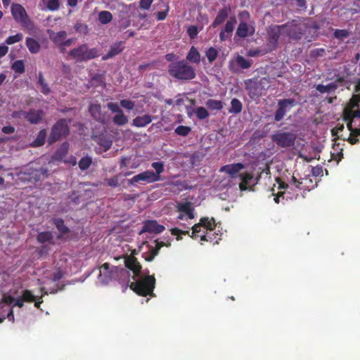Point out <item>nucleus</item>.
<instances>
[{
	"label": "nucleus",
	"mask_w": 360,
	"mask_h": 360,
	"mask_svg": "<svg viewBox=\"0 0 360 360\" xmlns=\"http://www.w3.org/2000/svg\"><path fill=\"white\" fill-rule=\"evenodd\" d=\"M124 264L126 268L117 266L114 280L124 286V289H127L131 283L129 270L134 273L132 278L135 280L136 278L141 277L142 266L137 259L131 255L124 257Z\"/></svg>",
	"instance_id": "obj_1"
},
{
	"label": "nucleus",
	"mask_w": 360,
	"mask_h": 360,
	"mask_svg": "<svg viewBox=\"0 0 360 360\" xmlns=\"http://www.w3.org/2000/svg\"><path fill=\"white\" fill-rule=\"evenodd\" d=\"M285 29V34L292 41H298L302 38H304L307 41L312 40V35L311 32L313 30L314 32L318 29L316 25H310L306 23L303 20H292L285 24H283Z\"/></svg>",
	"instance_id": "obj_2"
},
{
	"label": "nucleus",
	"mask_w": 360,
	"mask_h": 360,
	"mask_svg": "<svg viewBox=\"0 0 360 360\" xmlns=\"http://www.w3.org/2000/svg\"><path fill=\"white\" fill-rule=\"evenodd\" d=\"M168 72L172 77L179 80H191L196 76L194 68L185 60L170 63Z\"/></svg>",
	"instance_id": "obj_3"
},
{
	"label": "nucleus",
	"mask_w": 360,
	"mask_h": 360,
	"mask_svg": "<svg viewBox=\"0 0 360 360\" xmlns=\"http://www.w3.org/2000/svg\"><path fill=\"white\" fill-rule=\"evenodd\" d=\"M71 120H66L64 118L59 119L56 121L51 129L49 136L47 139L48 144L52 145L53 143L66 138L70 134L69 124Z\"/></svg>",
	"instance_id": "obj_4"
},
{
	"label": "nucleus",
	"mask_w": 360,
	"mask_h": 360,
	"mask_svg": "<svg viewBox=\"0 0 360 360\" xmlns=\"http://www.w3.org/2000/svg\"><path fill=\"white\" fill-rule=\"evenodd\" d=\"M68 56L77 63L89 61L98 57V50L96 48H89L87 44H82L71 49Z\"/></svg>",
	"instance_id": "obj_5"
},
{
	"label": "nucleus",
	"mask_w": 360,
	"mask_h": 360,
	"mask_svg": "<svg viewBox=\"0 0 360 360\" xmlns=\"http://www.w3.org/2000/svg\"><path fill=\"white\" fill-rule=\"evenodd\" d=\"M155 285L154 276L147 275L135 282L130 283L129 288L137 295L143 297L153 296Z\"/></svg>",
	"instance_id": "obj_6"
},
{
	"label": "nucleus",
	"mask_w": 360,
	"mask_h": 360,
	"mask_svg": "<svg viewBox=\"0 0 360 360\" xmlns=\"http://www.w3.org/2000/svg\"><path fill=\"white\" fill-rule=\"evenodd\" d=\"M269 83V79L262 77L260 79L257 78H252L245 80V89L248 91V94L252 100L259 98L264 90L266 89Z\"/></svg>",
	"instance_id": "obj_7"
},
{
	"label": "nucleus",
	"mask_w": 360,
	"mask_h": 360,
	"mask_svg": "<svg viewBox=\"0 0 360 360\" xmlns=\"http://www.w3.org/2000/svg\"><path fill=\"white\" fill-rule=\"evenodd\" d=\"M271 139L278 148H288L295 145L297 136L292 132L278 130L271 135Z\"/></svg>",
	"instance_id": "obj_8"
},
{
	"label": "nucleus",
	"mask_w": 360,
	"mask_h": 360,
	"mask_svg": "<svg viewBox=\"0 0 360 360\" xmlns=\"http://www.w3.org/2000/svg\"><path fill=\"white\" fill-rule=\"evenodd\" d=\"M12 15L14 20L20 23L25 28L32 30L34 27V23L29 18L25 9L19 4H13L11 8Z\"/></svg>",
	"instance_id": "obj_9"
},
{
	"label": "nucleus",
	"mask_w": 360,
	"mask_h": 360,
	"mask_svg": "<svg viewBox=\"0 0 360 360\" xmlns=\"http://www.w3.org/2000/svg\"><path fill=\"white\" fill-rule=\"evenodd\" d=\"M202 227L205 229L207 231H213L217 227L215 219L214 217L210 219L207 217L200 218V221L192 226L191 237L193 238H198L199 236L198 233L201 231Z\"/></svg>",
	"instance_id": "obj_10"
},
{
	"label": "nucleus",
	"mask_w": 360,
	"mask_h": 360,
	"mask_svg": "<svg viewBox=\"0 0 360 360\" xmlns=\"http://www.w3.org/2000/svg\"><path fill=\"white\" fill-rule=\"evenodd\" d=\"M296 105V101L294 98H284L278 101V108L274 114V120L279 122L282 120L287 112Z\"/></svg>",
	"instance_id": "obj_11"
},
{
	"label": "nucleus",
	"mask_w": 360,
	"mask_h": 360,
	"mask_svg": "<svg viewBox=\"0 0 360 360\" xmlns=\"http://www.w3.org/2000/svg\"><path fill=\"white\" fill-rule=\"evenodd\" d=\"M117 266H111L109 263L105 262L100 266L99 278L103 283H108L113 281L115 277Z\"/></svg>",
	"instance_id": "obj_12"
},
{
	"label": "nucleus",
	"mask_w": 360,
	"mask_h": 360,
	"mask_svg": "<svg viewBox=\"0 0 360 360\" xmlns=\"http://www.w3.org/2000/svg\"><path fill=\"white\" fill-rule=\"evenodd\" d=\"M346 80L345 77L338 75L333 82L327 85L318 84L316 89L321 94H330L334 93L339 86H344Z\"/></svg>",
	"instance_id": "obj_13"
},
{
	"label": "nucleus",
	"mask_w": 360,
	"mask_h": 360,
	"mask_svg": "<svg viewBox=\"0 0 360 360\" xmlns=\"http://www.w3.org/2000/svg\"><path fill=\"white\" fill-rule=\"evenodd\" d=\"M283 25H272L267 30V41L268 43L276 48L278 44V39L282 33H285Z\"/></svg>",
	"instance_id": "obj_14"
},
{
	"label": "nucleus",
	"mask_w": 360,
	"mask_h": 360,
	"mask_svg": "<svg viewBox=\"0 0 360 360\" xmlns=\"http://www.w3.org/2000/svg\"><path fill=\"white\" fill-rule=\"evenodd\" d=\"M91 116L97 122L101 124H107L109 120L107 112H103L101 104L91 103L89 107Z\"/></svg>",
	"instance_id": "obj_15"
},
{
	"label": "nucleus",
	"mask_w": 360,
	"mask_h": 360,
	"mask_svg": "<svg viewBox=\"0 0 360 360\" xmlns=\"http://www.w3.org/2000/svg\"><path fill=\"white\" fill-rule=\"evenodd\" d=\"M236 23L237 20L235 16L231 17L226 21L219 32V40L221 41H225L231 39Z\"/></svg>",
	"instance_id": "obj_16"
},
{
	"label": "nucleus",
	"mask_w": 360,
	"mask_h": 360,
	"mask_svg": "<svg viewBox=\"0 0 360 360\" xmlns=\"http://www.w3.org/2000/svg\"><path fill=\"white\" fill-rule=\"evenodd\" d=\"M279 186L278 188L284 189V191H280L277 193V195L274 197V201L276 203H279L281 199V201L288 200H293L297 199L298 197V194L291 195L290 192L288 189H292V188L286 183L280 181H278Z\"/></svg>",
	"instance_id": "obj_17"
},
{
	"label": "nucleus",
	"mask_w": 360,
	"mask_h": 360,
	"mask_svg": "<svg viewBox=\"0 0 360 360\" xmlns=\"http://www.w3.org/2000/svg\"><path fill=\"white\" fill-rule=\"evenodd\" d=\"M155 176L153 174V172L151 170H146L141 173H139L135 176H134L131 179H128V184L133 185L135 183L139 181H144L148 184L154 183L158 181L157 179L155 177Z\"/></svg>",
	"instance_id": "obj_18"
},
{
	"label": "nucleus",
	"mask_w": 360,
	"mask_h": 360,
	"mask_svg": "<svg viewBox=\"0 0 360 360\" xmlns=\"http://www.w3.org/2000/svg\"><path fill=\"white\" fill-rule=\"evenodd\" d=\"M165 229V226L158 224L156 220H147L143 223V226L139 234L141 235L146 232L158 234L162 233Z\"/></svg>",
	"instance_id": "obj_19"
},
{
	"label": "nucleus",
	"mask_w": 360,
	"mask_h": 360,
	"mask_svg": "<svg viewBox=\"0 0 360 360\" xmlns=\"http://www.w3.org/2000/svg\"><path fill=\"white\" fill-rule=\"evenodd\" d=\"M44 116V112L42 110L30 109L27 111L25 120L32 124L39 123Z\"/></svg>",
	"instance_id": "obj_20"
},
{
	"label": "nucleus",
	"mask_w": 360,
	"mask_h": 360,
	"mask_svg": "<svg viewBox=\"0 0 360 360\" xmlns=\"http://www.w3.org/2000/svg\"><path fill=\"white\" fill-rule=\"evenodd\" d=\"M231 13V8L229 6H224L219 11L217 16L212 23L213 28L217 27L219 25L224 23L226 20L229 18Z\"/></svg>",
	"instance_id": "obj_21"
},
{
	"label": "nucleus",
	"mask_w": 360,
	"mask_h": 360,
	"mask_svg": "<svg viewBox=\"0 0 360 360\" xmlns=\"http://www.w3.org/2000/svg\"><path fill=\"white\" fill-rule=\"evenodd\" d=\"M290 184L296 188L303 191H309L313 188V186L310 185L312 184V181L309 178H303L299 180L295 176H292Z\"/></svg>",
	"instance_id": "obj_22"
},
{
	"label": "nucleus",
	"mask_w": 360,
	"mask_h": 360,
	"mask_svg": "<svg viewBox=\"0 0 360 360\" xmlns=\"http://www.w3.org/2000/svg\"><path fill=\"white\" fill-rule=\"evenodd\" d=\"M124 49V44L123 41H117L113 44L108 52L103 56L102 60H106L120 53Z\"/></svg>",
	"instance_id": "obj_23"
},
{
	"label": "nucleus",
	"mask_w": 360,
	"mask_h": 360,
	"mask_svg": "<svg viewBox=\"0 0 360 360\" xmlns=\"http://www.w3.org/2000/svg\"><path fill=\"white\" fill-rule=\"evenodd\" d=\"M6 319L11 322L15 321L13 307H8L0 302V323H3Z\"/></svg>",
	"instance_id": "obj_24"
},
{
	"label": "nucleus",
	"mask_w": 360,
	"mask_h": 360,
	"mask_svg": "<svg viewBox=\"0 0 360 360\" xmlns=\"http://www.w3.org/2000/svg\"><path fill=\"white\" fill-rule=\"evenodd\" d=\"M244 168V165L242 163H234L231 165H226L221 167L220 172H225L229 174L231 177H233L239 171Z\"/></svg>",
	"instance_id": "obj_25"
},
{
	"label": "nucleus",
	"mask_w": 360,
	"mask_h": 360,
	"mask_svg": "<svg viewBox=\"0 0 360 360\" xmlns=\"http://www.w3.org/2000/svg\"><path fill=\"white\" fill-rule=\"evenodd\" d=\"M177 210L179 212L187 215L188 217L191 219L195 217V210L194 207H192L191 202L186 201L185 202L178 204Z\"/></svg>",
	"instance_id": "obj_26"
},
{
	"label": "nucleus",
	"mask_w": 360,
	"mask_h": 360,
	"mask_svg": "<svg viewBox=\"0 0 360 360\" xmlns=\"http://www.w3.org/2000/svg\"><path fill=\"white\" fill-rule=\"evenodd\" d=\"M48 34L49 35L50 39L54 43L55 45H60L63 44L67 37V32L63 30L54 32L53 31L49 30Z\"/></svg>",
	"instance_id": "obj_27"
},
{
	"label": "nucleus",
	"mask_w": 360,
	"mask_h": 360,
	"mask_svg": "<svg viewBox=\"0 0 360 360\" xmlns=\"http://www.w3.org/2000/svg\"><path fill=\"white\" fill-rule=\"evenodd\" d=\"M254 32V30L250 32V28L246 22H240L236 32V36L240 38H245L248 35H252Z\"/></svg>",
	"instance_id": "obj_28"
},
{
	"label": "nucleus",
	"mask_w": 360,
	"mask_h": 360,
	"mask_svg": "<svg viewBox=\"0 0 360 360\" xmlns=\"http://www.w3.org/2000/svg\"><path fill=\"white\" fill-rule=\"evenodd\" d=\"M153 121V117L150 115L138 116L132 121V124L136 127H144Z\"/></svg>",
	"instance_id": "obj_29"
},
{
	"label": "nucleus",
	"mask_w": 360,
	"mask_h": 360,
	"mask_svg": "<svg viewBox=\"0 0 360 360\" xmlns=\"http://www.w3.org/2000/svg\"><path fill=\"white\" fill-rule=\"evenodd\" d=\"M25 45L29 51L32 54H37L40 51L41 45L38 41L32 37H27Z\"/></svg>",
	"instance_id": "obj_30"
},
{
	"label": "nucleus",
	"mask_w": 360,
	"mask_h": 360,
	"mask_svg": "<svg viewBox=\"0 0 360 360\" xmlns=\"http://www.w3.org/2000/svg\"><path fill=\"white\" fill-rule=\"evenodd\" d=\"M241 182L239 184L240 191H245L250 186V183L253 179V176L251 173L243 172L240 174Z\"/></svg>",
	"instance_id": "obj_31"
},
{
	"label": "nucleus",
	"mask_w": 360,
	"mask_h": 360,
	"mask_svg": "<svg viewBox=\"0 0 360 360\" xmlns=\"http://www.w3.org/2000/svg\"><path fill=\"white\" fill-rule=\"evenodd\" d=\"M186 60L195 64H199L200 62V54L195 46H191L187 56Z\"/></svg>",
	"instance_id": "obj_32"
},
{
	"label": "nucleus",
	"mask_w": 360,
	"mask_h": 360,
	"mask_svg": "<svg viewBox=\"0 0 360 360\" xmlns=\"http://www.w3.org/2000/svg\"><path fill=\"white\" fill-rule=\"evenodd\" d=\"M47 136V133L46 129H41L38 133L36 139L33 141V142L30 144L32 147H40L42 146L46 141V138Z\"/></svg>",
	"instance_id": "obj_33"
},
{
	"label": "nucleus",
	"mask_w": 360,
	"mask_h": 360,
	"mask_svg": "<svg viewBox=\"0 0 360 360\" xmlns=\"http://www.w3.org/2000/svg\"><path fill=\"white\" fill-rule=\"evenodd\" d=\"M53 235L51 231H42L38 233L37 236V240L40 243H44L46 242L53 243Z\"/></svg>",
	"instance_id": "obj_34"
},
{
	"label": "nucleus",
	"mask_w": 360,
	"mask_h": 360,
	"mask_svg": "<svg viewBox=\"0 0 360 360\" xmlns=\"http://www.w3.org/2000/svg\"><path fill=\"white\" fill-rule=\"evenodd\" d=\"M243 110V103L238 98H233L231 101V108L229 110V113L238 114Z\"/></svg>",
	"instance_id": "obj_35"
},
{
	"label": "nucleus",
	"mask_w": 360,
	"mask_h": 360,
	"mask_svg": "<svg viewBox=\"0 0 360 360\" xmlns=\"http://www.w3.org/2000/svg\"><path fill=\"white\" fill-rule=\"evenodd\" d=\"M112 14L108 11H102L98 13V20L102 25H106L110 22L112 20Z\"/></svg>",
	"instance_id": "obj_36"
},
{
	"label": "nucleus",
	"mask_w": 360,
	"mask_h": 360,
	"mask_svg": "<svg viewBox=\"0 0 360 360\" xmlns=\"http://www.w3.org/2000/svg\"><path fill=\"white\" fill-rule=\"evenodd\" d=\"M53 223L61 234H66L70 232V229L64 224V221L61 218L53 219Z\"/></svg>",
	"instance_id": "obj_37"
},
{
	"label": "nucleus",
	"mask_w": 360,
	"mask_h": 360,
	"mask_svg": "<svg viewBox=\"0 0 360 360\" xmlns=\"http://www.w3.org/2000/svg\"><path fill=\"white\" fill-rule=\"evenodd\" d=\"M218 236L219 234L217 233H210V232H204L200 237L202 241H210L218 244L219 240H221L220 237H218Z\"/></svg>",
	"instance_id": "obj_38"
},
{
	"label": "nucleus",
	"mask_w": 360,
	"mask_h": 360,
	"mask_svg": "<svg viewBox=\"0 0 360 360\" xmlns=\"http://www.w3.org/2000/svg\"><path fill=\"white\" fill-rule=\"evenodd\" d=\"M206 106L211 110H221L223 108V103L221 101L208 99L206 101Z\"/></svg>",
	"instance_id": "obj_39"
},
{
	"label": "nucleus",
	"mask_w": 360,
	"mask_h": 360,
	"mask_svg": "<svg viewBox=\"0 0 360 360\" xmlns=\"http://www.w3.org/2000/svg\"><path fill=\"white\" fill-rule=\"evenodd\" d=\"M151 167L155 169L153 174L158 181L161 180L160 174L164 172V164L162 162H154L151 164Z\"/></svg>",
	"instance_id": "obj_40"
},
{
	"label": "nucleus",
	"mask_w": 360,
	"mask_h": 360,
	"mask_svg": "<svg viewBox=\"0 0 360 360\" xmlns=\"http://www.w3.org/2000/svg\"><path fill=\"white\" fill-rule=\"evenodd\" d=\"M38 83L41 87V92L44 95H48L51 92V89L45 82L42 72H39L38 75Z\"/></svg>",
	"instance_id": "obj_41"
},
{
	"label": "nucleus",
	"mask_w": 360,
	"mask_h": 360,
	"mask_svg": "<svg viewBox=\"0 0 360 360\" xmlns=\"http://www.w3.org/2000/svg\"><path fill=\"white\" fill-rule=\"evenodd\" d=\"M115 124L123 126L128 122V117L124 114V112L116 114L112 118Z\"/></svg>",
	"instance_id": "obj_42"
},
{
	"label": "nucleus",
	"mask_w": 360,
	"mask_h": 360,
	"mask_svg": "<svg viewBox=\"0 0 360 360\" xmlns=\"http://www.w3.org/2000/svg\"><path fill=\"white\" fill-rule=\"evenodd\" d=\"M218 55V51L214 47H210L205 51V56L210 63H212L217 59Z\"/></svg>",
	"instance_id": "obj_43"
},
{
	"label": "nucleus",
	"mask_w": 360,
	"mask_h": 360,
	"mask_svg": "<svg viewBox=\"0 0 360 360\" xmlns=\"http://www.w3.org/2000/svg\"><path fill=\"white\" fill-rule=\"evenodd\" d=\"M12 70L18 74H22L25 71V63L22 60H15L11 65Z\"/></svg>",
	"instance_id": "obj_44"
},
{
	"label": "nucleus",
	"mask_w": 360,
	"mask_h": 360,
	"mask_svg": "<svg viewBox=\"0 0 360 360\" xmlns=\"http://www.w3.org/2000/svg\"><path fill=\"white\" fill-rule=\"evenodd\" d=\"M68 148H69V144L68 142L63 143V144L60 146V147L56 150L55 155L57 158L62 159L68 153Z\"/></svg>",
	"instance_id": "obj_45"
},
{
	"label": "nucleus",
	"mask_w": 360,
	"mask_h": 360,
	"mask_svg": "<svg viewBox=\"0 0 360 360\" xmlns=\"http://www.w3.org/2000/svg\"><path fill=\"white\" fill-rule=\"evenodd\" d=\"M195 114L196 117L200 120H205L210 116L207 110L205 108L201 106L196 108Z\"/></svg>",
	"instance_id": "obj_46"
},
{
	"label": "nucleus",
	"mask_w": 360,
	"mask_h": 360,
	"mask_svg": "<svg viewBox=\"0 0 360 360\" xmlns=\"http://www.w3.org/2000/svg\"><path fill=\"white\" fill-rule=\"evenodd\" d=\"M91 158L90 157L86 156L80 159L78 165L81 170H86L91 166Z\"/></svg>",
	"instance_id": "obj_47"
},
{
	"label": "nucleus",
	"mask_w": 360,
	"mask_h": 360,
	"mask_svg": "<svg viewBox=\"0 0 360 360\" xmlns=\"http://www.w3.org/2000/svg\"><path fill=\"white\" fill-rule=\"evenodd\" d=\"M23 39V34L22 33H17L15 35L9 36L5 41V44L8 45H12L17 42H20Z\"/></svg>",
	"instance_id": "obj_48"
},
{
	"label": "nucleus",
	"mask_w": 360,
	"mask_h": 360,
	"mask_svg": "<svg viewBox=\"0 0 360 360\" xmlns=\"http://www.w3.org/2000/svg\"><path fill=\"white\" fill-rule=\"evenodd\" d=\"M175 133L181 136H186L191 131V128L188 126L179 125L175 130Z\"/></svg>",
	"instance_id": "obj_49"
},
{
	"label": "nucleus",
	"mask_w": 360,
	"mask_h": 360,
	"mask_svg": "<svg viewBox=\"0 0 360 360\" xmlns=\"http://www.w3.org/2000/svg\"><path fill=\"white\" fill-rule=\"evenodd\" d=\"M236 63L237 65L243 69H248L252 65V63L250 60L245 59L241 56H238L237 57Z\"/></svg>",
	"instance_id": "obj_50"
},
{
	"label": "nucleus",
	"mask_w": 360,
	"mask_h": 360,
	"mask_svg": "<svg viewBox=\"0 0 360 360\" xmlns=\"http://www.w3.org/2000/svg\"><path fill=\"white\" fill-rule=\"evenodd\" d=\"M21 297L26 302H33L36 300V296L30 290H24Z\"/></svg>",
	"instance_id": "obj_51"
},
{
	"label": "nucleus",
	"mask_w": 360,
	"mask_h": 360,
	"mask_svg": "<svg viewBox=\"0 0 360 360\" xmlns=\"http://www.w3.org/2000/svg\"><path fill=\"white\" fill-rule=\"evenodd\" d=\"M170 232L172 235L176 236V240H181V235H188L191 237L192 234H190V231H182L178 228H172L170 230Z\"/></svg>",
	"instance_id": "obj_52"
},
{
	"label": "nucleus",
	"mask_w": 360,
	"mask_h": 360,
	"mask_svg": "<svg viewBox=\"0 0 360 360\" xmlns=\"http://www.w3.org/2000/svg\"><path fill=\"white\" fill-rule=\"evenodd\" d=\"M359 102H360V96L353 95L352 98L350 99L348 105L346 107L351 108V109L354 110L355 108H359Z\"/></svg>",
	"instance_id": "obj_53"
},
{
	"label": "nucleus",
	"mask_w": 360,
	"mask_h": 360,
	"mask_svg": "<svg viewBox=\"0 0 360 360\" xmlns=\"http://www.w3.org/2000/svg\"><path fill=\"white\" fill-rule=\"evenodd\" d=\"M354 118V110L351 109V108L345 107L342 112V119L343 120H353Z\"/></svg>",
	"instance_id": "obj_54"
},
{
	"label": "nucleus",
	"mask_w": 360,
	"mask_h": 360,
	"mask_svg": "<svg viewBox=\"0 0 360 360\" xmlns=\"http://www.w3.org/2000/svg\"><path fill=\"white\" fill-rule=\"evenodd\" d=\"M120 176V174H116L113 176L110 179H105V181L107 182V184L112 188L117 187L119 186V178Z\"/></svg>",
	"instance_id": "obj_55"
},
{
	"label": "nucleus",
	"mask_w": 360,
	"mask_h": 360,
	"mask_svg": "<svg viewBox=\"0 0 360 360\" xmlns=\"http://www.w3.org/2000/svg\"><path fill=\"white\" fill-rule=\"evenodd\" d=\"M349 36V32L347 30L337 29L334 32V37L338 39H343Z\"/></svg>",
	"instance_id": "obj_56"
},
{
	"label": "nucleus",
	"mask_w": 360,
	"mask_h": 360,
	"mask_svg": "<svg viewBox=\"0 0 360 360\" xmlns=\"http://www.w3.org/2000/svg\"><path fill=\"white\" fill-rule=\"evenodd\" d=\"M120 105L128 110H131L134 108V103L131 100L122 99L120 101Z\"/></svg>",
	"instance_id": "obj_57"
},
{
	"label": "nucleus",
	"mask_w": 360,
	"mask_h": 360,
	"mask_svg": "<svg viewBox=\"0 0 360 360\" xmlns=\"http://www.w3.org/2000/svg\"><path fill=\"white\" fill-rule=\"evenodd\" d=\"M15 298L9 295H3L2 297L0 299V302H2V304H5L6 306L8 307V305H11L13 302H14Z\"/></svg>",
	"instance_id": "obj_58"
},
{
	"label": "nucleus",
	"mask_w": 360,
	"mask_h": 360,
	"mask_svg": "<svg viewBox=\"0 0 360 360\" xmlns=\"http://www.w3.org/2000/svg\"><path fill=\"white\" fill-rule=\"evenodd\" d=\"M108 108L112 112L116 114L122 112L123 111L117 103L110 102L107 104Z\"/></svg>",
	"instance_id": "obj_59"
},
{
	"label": "nucleus",
	"mask_w": 360,
	"mask_h": 360,
	"mask_svg": "<svg viewBox=\"0 0 360 360\" xmlns=\"http://www.w3.org/2000/svg\"><path fill=\"white\" fill-rule=\"evenodd\" d=\"M169 10V6L168 4L166 5V9L163 11H158L156 13V18L158 20H164L167 15Z\"/></svg>",
	"instance_id": "obj_60"
},
{
	"label": "nucleus",
	"mask_w": 360,
	"mask_h": 360,
	"mask_svg": "<svg viewBox=\"0 0 360 360\" xmlns=\"http://www.w3.org/2000/svg\"><path fill=\"white\" fill-rule=\"evenodd\" d=\"M187 33L191 39H195L198 34L197 27L195 25L189 26L187 30Z\"/></svg>",
	"instance_id": "obj_61"
},
{
	"label": "nucleus",
	"mask_w": 360,
	"mask_h": 360,
	"mask_svg": "<svg viewBox=\"0 0 360 360\" xmlns=\"http://www.w3.org/2000/svg\"><path fill=\"white\" fill-rule=\"evenodd\" d=\"M345 129L343 124L338 123L333 129L331 130L332 135L333 136H338V139L340 137L338 136V134L342 131Z\"/></svg>",
	"instance_id": "obj_62"
},
{
	"label": "nucleus",
	"mask_w": 360,
	"mask_h": 360,
	"mask_svg": "<svg viewBox=\"0 0 360 360\" xmlns=\"http://www.w3.org/2000/svg\"><path fill=\"white\" fill-rule=\"evenodd\" d=\"M64 276V272L60 269H57L52 275V281L56 282L60 280Z\"/></svg>",
	"instance_id": "obj_63"
},
{
	"label": "nucleus",
	"mask_w": 360,
	"mask_h": 360,
	"mask_svg": "<svg viewBox=\"0 0 360 360\" xmlns=\"http://www.w3.org/2000/svg\"><path fill=\"white\" fill-rule=\"evenodd\" d=\"M153 0H140L139 1V8L143 10H148Z\"/></svg>",
	"instance_id": "obj_64"
}]
</instances>
